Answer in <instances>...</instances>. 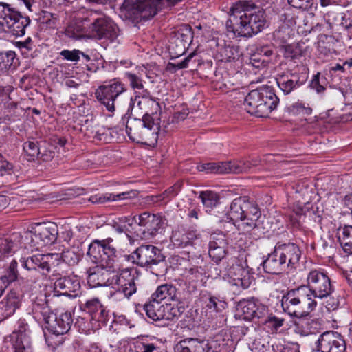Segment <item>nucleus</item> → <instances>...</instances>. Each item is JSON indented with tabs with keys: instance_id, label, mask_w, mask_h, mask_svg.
Instances as JSON below:
<instances>
[{
	"instance_id": "obj_46",
	"label": "nucleus",
	"mask_w": 352,
	"mask_h": 352,
	"mask_svg": "<svg viewBox=\"0 0 352 352\" xmlns=\"http://www.w3.org/2000/svg\"><path fill=\"white\" fill-rule=\"evenodd\" d=\"M171 241L175 246L185 247L190 245V241L188 240L186 230L184 229H177L173 232Z\"/></svg>"
},
{
	"instance_id": "obj_23",
	"label": "nucleus",
	"mask_w": 352,
	"mask_h": 352,
	"mask_svg": "<svg viewBox=\"0 0 352 352\" xmlns=\"http://www.w3.org/2000/svg\"><path fill=\"white\" fill-rule=\"evenodd\" d=\"M22 236L19 233L0 239V261L12 256L20 248Z\"/></svg>"
},
{
	"instance_id": "obj_27",
	"label": "nucleus",
	"mask_w": 352,
	"mask_h": 352,
	"mask_svg": "<svg viewBox=\"0 0 352 352\" xmlns=\"http://www.w3.org/2000/svg\"><path fill=\"white\" fill-rule=\"evenodd\" d=\"M294 322L295 332L303 336L316 333L319 328V323L315 319L307 316L296 317Z\"/></svg>"
},
{
	"instance_id": "obj_15",
	"label": "nucleus",
	"mask_w": 352,
	"mask_h": 352,
	"mask_svg": "<svg viewBox=\"0 0 352 352\" xmlns=\"http://www.w3.org/2000/svg\"><path fill=\"white\" fill-rule=\"evenodd\" d=\"M132 270L131 268H119L113 281V285H116L118 289L129 299L137 292L135 278L131 274Z\"/></svg>"
},
{
	"instance_id": "obj_61",
	"label": "nucleus",
	"mask_w": 352,
	"mask_h": 352,
	"mask_svg": "<svg viewBox=\"0 0 352 352\" xmlns=\"http://www.w3.org/2000/svg\"><path fill=\"white\" fill-rule=\"evenodd\" d=\"M247 282L245 284L243 281V278H234V279H230L229 283L230 285L233 287H236L238 289H248L250 285H251L252 277H250V278H248L246 280Z\"/></svg>"
},
{
	"instance_id": "obj_36",
	"label": "nucleus",
	"mask_w": 352,
	"mask_h": 352,
	"mask_svg": "<svg viewBox=\"0 0 352 352\" xmlns=\"http://www.w3.org/2000/svg\"><path fill=\"white\" fill-rule=\"evenodd\" d=\"M60 256L63 263L68 265L74 266L77 265L81 260L83 253L78 247H72L64 250Z\"/></svg>"
},
{
	"instance_id": "obj_37",
	"label": "nucleus",
	"mask_w": 352,
	"mask_h": 352,
	"mask_svg": "<svg viewBox=\"0 0 352 352\" xmlns=\"http://www.w3.org/2000/svg\"><path fill=\"white\" fill-rule=\"evenodd\" d=\"M46 254H36L21 261L22 266L28 270L39 268L45 272Z\"/></svg>"
},
{
	"instance_id": "obj_52",
	"label": "nucleus",
	"mask_w": 352,
	"mask_h": 352,
	"mask_svg": "<svg viewBox=\"0 0 352 352\" xmlns=\"http://www.w3.org/2000/svg\"><path fill=\"white\" fill-rule=\"evenodd\" d=\"M94 138L100 141L106 142H110L113 138L111 130L110 129L100 127L96 131Z\"/></svg>"
},
{
	"instance_id": "obj_62",
	"label": "nucleus",
	"mask_w": 352,
	"mask_h": 352,
	"mask_svg": "<svg viewBox=\"0 0 352 352\" xmlns=\"http://www.w3.org/2000/svg\"><path fill=\"white\" fill-rule=\"evenodd\" d=\"M109 196H111V197H109L110 201L124 200L135 197L136 192L135 191L131 190L123 192L119 194L109 193Z\"/></svg>"
},
{
	"instance_id": "obj_59",
	"label": "nucleus",
	"mask_w": 352,
	"mask_h": 352,
	"mask_svg": "<svg viewBox=\"0 0 352 352\" xmlns=\"http://www.w3.org/2000/svg\"><path fill=\"white\" fill-rule=\"evenodd\" d=\"M284 322L285 320L283 318H280L275 316H270L265 320V323L268 327L272 328L275 331H277L280 327H281L283 325Z\"/></svg>"
},
{
	"instance_id": "obj_63",
	"label": "nucleus",
	"mask_w": 352,
	"mask_h": 352,
	"mask_svg": "<svg viewBox=\"0 0 352 352\" xmlns=\"http://www.w3.org/2000/svg\"><path fill=\"white\" fill-rule=\"evenodd\" d=\"M265 60L262 59L261 56L255 51L250 56V63L256 68L265 66Z\"/></svg>"
},
{
	"instance_id": "obj_11",
	"label": "nucleus",
	"mask_w": 352,
	"mask_h": 352,
	"mask_svg": "<svg viewBox=\"0 0 352 352\" xmlns=\"http://www.w3.org/2000/svg\"><path fill=\"white\" fill-rule=\"evenodd\" d=\"M58 233V226L53 222L36 224L32 230L25 234V238L30 240V245L39 249L54 243Z\"/></svg>"
},
{
	"instance_id": "obj_51",
	"label": "nucleus",
	"mask_w": 352,
	"mask_h": 352,
	"mask_svg": "<svg viewBox=\"0 0 352 352\" xmlns=\"http://www.w3.org/2000/svg\"><path fill=\"white\" fill-rule=\"evenodd\" d=\"M125 76L131 88L139 90L144 89L143 80L140 76L131 72H126Z\"/></svg>"
},
{
	"instance_id": "obj_31",
	"label": "nucleus",
	"mask_w": 352,
	"mask_h": 352,
	"mask_svg": "<svg viewBox=\"0 0 352 352\" xmlns=\"http://www.w3.org/2000/svg\"><path fill=\"white\" fill-rule=\"evenodd\" d=\"M142 104L149 108V109L146 111L144 115H148L153 118H160V114L158 112L160 111L161 107L159 102L150 96L149 92L147 91H144L142 100H138V105L140 109H142L141 107Z\"/></svg>"
},
{
	"instance_id": "obj_39",
	"label": "nucleus",
	"mask_w": 352,
	"mask_h": 352,
	"mask_svg": "<svg viewBox=\"0 0 352 352\" xmlns=\"http://www.w3.org/2000/svg\"><path fill=\"white\" fill-rule=\"evenodd\" d=\"M199 199L206 208L212 210L219 204V196L214 191L204 190L199 192Z\"/></svg>"
},
{
	"instance_id": "obj_44",
	"label": "nucleus",
	"mask_w": 352,
	"mask_h": 352,
	"mask_svg": "<svg viewBox=\"0 0 352 352\" xmlns=\"http://www.w3.org/2000/svg\"><path fill=\"white\" fill-rule=\"evenodd\" d=\"M17 276V262L15 259H12L7 269L6 274L0 278V280H1L3 285H4V287H7L10 283L16 280Z\"/></svg>"
},
{
	"instance_id": "obj_45",
	"label": "nucleus",
	"mask_w": 352,
	"mask_h": 352,
	"mask_svg": "<svg viewBox=\"0 0 352 352\" xmlns=\"http://www.w3.org/2000/svg\"><path fill=\"white\" fill-rule=\"evenodd\" d=\"M63 263V260L59 254H47L45 261V272H50L53 271L54 272H56L58 271V268Z\"/></svg>"
},
{
	"instance_id": "obj_25",
	"label": "nucleus",
	"mask_w": 352,
	"mask_h": 352,
	"mask_svg": "<svg viewBox=\"0 0 352 352\" xmlns=\"http://www.w3.org/2000/svg\"><path fill=\"white\" fill-rule=\"evenodd\" d=\"M25 326L20 327L19 331L12 335L14 352H33L31 338L26 333Z\"/></svg>"
},
{
	"instance_id": "obj_10",
	"label": "nucleus",
	"mask_w": 352,
	"mask_h": 352,
	"mask_svg": "<svg viewBox=\"0 0 352 352\" xmlns=\"http://www.w3.org/2000/svg\"><path fill=\"white\" fill-rule=\"evenodd\" d=\"M167 219L160 214L143 212L138 216V228L135 232L142 239H150L161 233L167 226Z\"/></svg>"
},
{
	"instance_id": "obj_28",
	"label": "nucleus",
	"mask_w": 352,
	"mask_h": 352,
	"mask_svg": "<svg viewBox=\"0 0 352 352\" xmlns=\"http://www.w3.org/2000/svg\"><path fill=\"white\" fill-rule=\"evenodd\" d=\"M249 201L245 197H238L232 201L228 211L227 216L234 225L244 218V210L248 209Z\"/></svg>"
},
{
	"instance_id": "obj_24",
	"label": "nucleus",
	"mask_w": 352,
	"mask_h": 352,
	"mask_svg": "<svg viewBox=\"0 0 352 352\" xmlns=\"http://www.w3.org/2000/svg\"><path fill=\"white\" fill-rule=\"evenodd\" d=\"M208 254L216 263L221 261L226 254L227 243L223 234H212L209 241Z\"/></svg>"
},
{
	"instance_id": "obj_54",
	"label": "nucleus",
	"mask_w": 352,
	"mask_h": 352,
	"mask_svg": "<svg viewBox=\"0 0 352 352\" xmlns=\"http://www.w3.org/2000/svg\"><path fill=\"white\" fill-rule=\"evenodd\" d=\"M194 53H190L188 56H186L182 62L177 63H168L167 67L169 70H173L176 72L178 69H185L188 67V63L194 56Z\"/></svg>"
},
{
	"instance_id": "obj_8",
	"label": "nucleus",
	"mask_w": 352,
	"mask_h": 352,
	"mask_svg": "<svg viewBox=\"0 0 352 352\" xmlns=\"http://www.w3.org/2000/svg\"><path fill=\"white\" fill-rule=\"evenodd\" d=\"M30 23L29 16L23 15L10 4L0 2V30L16 37L22 36Z\"/></svg>"
},
{
	"instance_id": "obj_43",
	"label": "nucleus",
	"mask_w": 352,
	"mask_h": 352,
	"mask_svg": "<svg viewBox=\"0 0 352 352\" xmlns=\"http://www.w3.org/2000/svg\"><path fill=\"white\" fill-rule=\"evenodd\" d=\"M229 165L228 173H247L252 168L251 162L249 160H240L227 162Z\"/></svg>"
},
{
	"instance_id": "obj_41",
	"label": "nucleus",
	"mask_w": 352,
	"mask_h": 352,
	"mask_svg": "<svg viewBox=\"0 0 352 352\" xmlns=\"http://www.w3.org/2000/svg\"><path fill=\"white\" fill-rule=\"evenodd\" d=\"M66 34L75 39L89 38L88 28H84L81 23H75L69 25L66 29Z\"/></svg>"
},
{
	"instance_id": "obj_42",
	"label": "nucleus",
	"mask_w": 352,
	"mask_h": 352,
	"mask_svg": "<svg viewBox=\"0 0 352 352\" xmlns=\"http://www.w3.org/2000/svg\"><path fill=\"white\" fill-rule=\"evenodd\" d=\"M221 60L222 61L231 62L235 60L241 56L239 47L234 45H226L219 50Z\"/></svg>"
},
{
	"instance_id": "obj_21",
	"label": "nucleus",
	"mask_w": 352,
	"mask_h": 352,
	"mask_svg": "<svg viewBox=\"0 0 352 352\" xmlns=\"http://www.w3.org/2000/svg\"><path fill=\"white\" fill-rule=\"evenodd\" d=\"M175 352H213L208 340L186 338L181 340L175 348Z\"/></svg>"
},
{
	"instance_id": "obj_38",
	"label": "nucleus",
	"mask_w": 352,
	"mask_h": 352,
	"mask_svg": "<svg viewBox=\"0 0 352 352\" xmlns=\"http://www.w3.org/2000/svg\"><path fill=\"white\" fill-rule=\"evenodd\" d=\"M185 308L175 301L164 303V320H173L178 318L184 313Z\"/></svg>"
},
{
	"instance_id": "obj_47",
	"label": "nucleus",
	"mask_w": 352,
	"mask_h": 352,
	"mask_svg": "<svg viewBox=\"0 0 352 352\" xmlns=\"http://www.w3.org/2000/svg\"><path fill=\"white\" fill-rule=\"evenodd\" d=\"M250 277H252V276L250 274L249 270L239 265H234L230 270V279L243 278L244 283L245 284L246 280L250 278Z\"/></svg>"
},
{
	"instance_id": "obj_58",
	"label": "nucleus",
	"mask_w": 352,
	"mask_h": 352,
	"mask_svg": "<svg viewBox=\"0 0 352 352\" xmlns=\"http://www.w3.org/2000/svg\"><path fill=\"white\" fill-rule=\"evenodd\" d=\"M341 25L349 33L352 34V9L343 14Z\"/></svg>"
},
{
	"instance_id": "obj_48",
	"label": "nucleus",
	"mask_w": 352,
	"mask_h": 352,
	"mask_svg": "<svg viewBox=\"0 0 352 352\" xmlns=\"http://www.w3.org/2000/svg\"><path fill=\"white\" fill-rule=\"evenodd\" d=\"M258 219L252 217L245 216L243 219H240L237 223V226L243 232H250L255 228H258Z\"/></svg>"
},
{
	"instance_id": "obj_4",
	"label": "nucleus",
	"mask_w": 352,
	"mask_h": 352,
	"mask_svg": "<svg viewBox=\"0 0 352 352\" xmlns=\"http://www.w3.org/2000/svg\"><path fill=\"white\" fill-rule=\"evenodd\" d=\"M160 118L144 115L142 119L129 118L126 131L133 142L154 146L157 144L160 131Z\"/></svg>"
},
{
	"instance_id": "obj_34",
	"label": "nucleus",
	"mask_w": 352,
	"mask_h": 352,
	"mask_svg": "<svg viewBox=\"0 0 352 352\" xmlns=\"http://www.w3.org/2000/svg\"><path fill=\"white\" fill-rule=\"evenodd\" d=\"M179 191L180 186L179 184H175L173 186L168 188L162 194L150 196L149 199L150 201L153 203L158 204L159 205H163L167 204L173 197L177 196Z\"/></svg>"
},
{
	"instance_id": "obj_12",
	"label": "nucleus",
	"mask_w": 352,
	"mask_h": 352,
	"mask_svg": "<svg viewBox=\"0 0 352 352\" xmlns=\"http://www.w3.org/2000/svg\"><path fill=\"white\" fill-rule=\"evenodd\" d=\"M126 91L122 82L116 79L111 80L108 84L100 85L95 91L97 100L109 112L115 111V104L118 98Z\"/></svg>"
},
{
	"instance_id": "obj_1",
	"label": "nucleus",
	"mask_w": 352,
	"mask_h": 352,
	"mask_svg": "<svg viewBox=\"0 0 352 352\" xmlns=\"http://www.w3.org/2000/svg\"><path fill=\"white\" fill-rule=\"evenodd\" d=\"M112 239L94 240L88 248L87 255L97 264L88 269L87 283L91 287L113 285V281L119 270L116 249L111 245Z\"/></svg>"
},
{
	"instance_id": "obj_6",
	"label": "nucleus",
	"mask_w": 352,
	"mask_h": 352,
	"mask_svg": "<svg viewBox=\"0 0 352 352\" xmlns=\"http://www.w3.org/2000/svg\"><path fill=\"white\" fill-rule=\"evenodd\" d=\"M279 98L271 87H261L251 91L245 98L248 113L257 117H267L276 109Z\"/></svg>"
},
{
	"instance_id": "obj_56",
	"label": "nucleus",
	"mask_w": 352,
	"mask_h": 352,
	"mask_svg": "<svg viewBox=\"0 0 352 352\" xmlns=\"http://www.w3.org/2000/svg\"><path fill=\"white\" fill-rule=\"evenodd\" d=\"M288 3L298 9L306 10L309 9L312 5L314 0H287Z\"/></svg>"
},
{
	"instance_id": "obj_49",
	"label": "nucleus",
	"mask_w": 352,
	"mask_h": 352,
	"mask_svg": "<svg viewBox=\"0 0 352 352\" xmlns=\"http://www.w3.org/2000/svg\"><path fill=\"white\" fill-rule=\"evenodd\" d=\"M160 302L150 299L149 302L144 306L146 316L153 320L157 321L158 311Z\"/></svg>"
},
{
	"instance_id": "obj_53",
	"label": "nucleus",
	"mask_w": 352,
	"mask_h": 352,
	"mask_svg": "<svg viewBox=\"0 0 352 352\" xmlns=\"http://www.w3.org/2000/svg\"><path fill=\"white\" fill-rule=\"evenodd\" d=\"M15 52L13 51H8L3 52V69L7 71L15 64Z\"/></svg>"
},
{
	"instance_id": "obj_13",
	"label": "nucleus",
	"mask_w": 352,
	"mask_h": 352,
	"mask_svg": "<svg viewBox=\"0 0 352 352\" xmlns=\"http://www.w3.org/2000/svg\"><path fill=\"white\" fill-rule=\"evenodd\" d=\"M93 20L88 27L89 38L113 41L118 37V28L111 19L102 16Z\"/></svg>"
},
{
	"instance_id": "obj_3",
	"label": "nucleus",
	"mask_w": 352,
	"mask_h": 352,
	"mask_svg": "<svg viewBox=\"0 0 352 352\" xmlns=\"http://www.w3.org/2000/svg\"><path fill=\"white\" fill-rule=\"evenodd\" d=\"M32 310L35 317H41L45 328L56 336L64 335L71 329L73 318L70 311H65L58 316L54 314L49 306L45 294L39 293L32 298Z\"/></svg>"
},
{
	"instance_id": "obj_20",
	"label": "nucleus",
	"mask_w": 352,
	"mask_h": 352,
	"mask_svg": "<svg viewBox=\"0 0 352 352\" xmlns=\"http://www.w3.org/2000/svg\"><path fill=\"white\" fill-rule=\"evenodd\" d=\"M276 81L279 89L285 95L292 93L302 85L299 74L291 71H286L278 74Z\"/></svg>"
},
{
	"instance_id": "obj_32",
	"label": "nucleus",
	"mask_w": 352,
	"mask_h": 352,
	"mask_svg": "<svg viewBox=\"0 0 352 352\" xmlns=\"http://www.w3.org/2000/svg\"><path fill=\"white\" fill-rule=\"evenodd\" d=\"M237 311L241 314L244 320H250L257 316V305L254 300H243L237 305Z\"/></svg>"
},
{
	"instance_id": "obj_57",
	"label": "nucleus",
	"mask_w": 352,
	"mask_h": 352,
	"mask_svg": "<svg viewBox=\"0 0 352 352\" xmlns=\"http://www.w3.org/2000/svg\"><path fill=\"white\" fill-rule=\"evenodd\" d=\"M42 23H45L49 28H54L56 25V14L47 11H43Z\"/></svg>"
},
{
	"instance_id": "obj_19",
	"label": "nucleus",
	"mask_w": 352,
	"mask_h": 352,
	"mask_svg": "<svg viewBox=\"0 0 352 352\" xmlns=\"http://www.w3.org/2000/svg\"><path fill=\"white\" fill-rule=\"evenodd\" d=\"M262 265L266 273L272 274H280L289 270L276 246L263 261Z\"/></svg>"
},
{
	"instance_id": "obj_14",
	"label": "nucleus",
	"mask_w": 352,
	"mask_h": 352,
	"mask_svg": "<svg viewBox=\"0 0 352 352\" xmlns=\"http://www.w3.org/2000/svg\"><path fill=\"white\" fill-rule=\"evenodd\" d=\"M315 344L316 348L311 352H346V349L343 337L333 331L322 333Z\"/></svg>"
},
{
	"instance_id": "obj_40",
	"label": "nucleus",
	"mask_w": 352,
	"mask_h": 352,
	"mask_svg": "<svg viewBox=\"0 0 352 352\" xmlns=\"http://www.w3.org/2000/svg\"><path fill=\"white\" fill-rule=\"evenodd\" d=\"M199 170L206 171L210 173L225 174L228 173L229 165L227 162H209L198 166Z\"/></svg>"
},
{
	"instance_id": "obj_29",
	"label": "nucleus",
	"mask_w": 352,
	"mask_h": 352,
	"mask_svg": "<svg viewBox=\"0 0 352 352\" xmlns=\"http://www.w3.org/2000/svg\"><path fill=\"white\" fill-rule=\"evenodd\" d=\"M153 245H142L132 254L134 262L139 266L149 269Z\"/></svg>"
},
{
	"instance_id": "obj_2",
	"label": "nucleus",
	"mask_w": 352,
	"mask_h": 352,
	"mask_svg": "<svg viewBox=\"0 0 352 352\" xmlns=\"http://www.w3.org/2000/svg\"><path fill=\"white\" fill-rule=\"evenodd\" d=\"M266 23L264 11L256 10L254 3L239 1L230 8L226 28L235 36L250 37L261 32Z\"/></svg>"
},
{
	"instance_id": "obj_5",
	"label": "nucleus",
	"mask_w": 352,
	"mask_h": 352,
	"mask_svg": "<svg viewBox=\"0 0 352 352\" xmlns=\"http://www.w3.org/2000/svg\"><path fill=\"white\" fill-rule=\"evenodd\" d=\"M305 286L288 290L281 298V307L291 317L307 316L317 306V301L309 296Z\"/></svg>"
},
{
	"instance_id": "obj_60",
	"label": "nucleus",
	"mask_w": 352,
	"mask_h": 352,
	"mask_svg": "<svg viewBox=\"0 0 352 352\" xmlns=\"http://www.w3.org/2000/svg\"><path fill=\"white\" fill-rule=\"evenodd\" d=\"M81 51L79 50H74L70 51L69 50H62L60 53L65 59L70 61H78L80 58Z\"/></svg>"
},
{
	"instance_id": "obj_35",
	"label": "nucleus",
	"mask_w": 352,
	"mask_h": 352,
	"mask_svg": "<svg viewBox=\"0 0 352 352\" xmlns=\"http://www.w3.org/2000/svg\"><path fill=\"white\" fill-rule=\"evenodd\" d=\"M280 51L285 58L294 62L303 55L302 47L299 43L282 45Z\"/></svg>"
},
{
	"instance_id": "obj_26",
	"label": "nucleus",
	"mask_w": 352,
	"mask_h": 352,
	"mask_svg": "<svg viewBox=\"0 0 352 352\" xmlns=\"http://www.w3.org/2000/svg\"><path fill=\"white\" fill-rule=\"evenodd\" d=\"M151 252L149 269L156 276L164 275L167 270L166 256L164 255L162 250L155 245H153V250L151 249Z\"/></svg>"
},
{
	"instance_id": "obj_16",
	"label": "nucleus",
	"mask_w": 352,
	"mask_h": 352,
	"mask_svg": "<svg viewBox=\"0 0 352 352\" xmlns=\"http://www.w3.org/2000/svg\"><path fill=\"white\" fill-rule=\"evenodd\" d=\"M280 252L283 260L287 268L289 270L296 269L299 264L301 257V251L299 247L294 243L278 242L275 245Z\"/></svg>"
},
{
	"instance_id": "obj_17",
	"label": "nucleus",
	"mask_w": 352,
	"mask_h": 352,
	"mask_svg": "<svg viewBox=\"0 0 352 352\" xmlns=\"http://www.w3.org/2000/svg\"><path fill=\"white\" fill-rule=\"evenodd\" d=\"M80 285L75 276H63L58 278L54 283V296H67L75 297L80 290Z\"/></svg>"
},
{
	"instance_id": "obj_50",
	"label": "nucleus",
	"mask_w": 352,
	"mask_h": 352,
	"mask_svg": "<svg viewBox=\"0 0 352 352\" xmlns=\"http://www.w3.org/2000/svg\"><path fill=\"white\" fill-rule=\"evenodd\" d=\"M108 298L110 303L115 307H120L129 300L118 288L110 292Z\"/></svg>"
},
{
	"instance_id": "obj_30",
	"label": "nucleus",
	"mask_w": 352,
	"mask_h": 352,
	"mask_svg": "<svg viewBox=\"0 0 352 352\" xmlns=\"http://www.w3.org/2000/svg\"><path fill=\"white\" fill-rule=\"evenodd\" d=\"M151 299L162 302L164 300L175 301L177 298V288L171 284H164L157 287L152 294Z\"/></svg>"
},
{
	"instance_id": "obj_18",
	"label": "nucleus",
	"mask_w": 352,
	"mask_h": 352,
	"mask_svg": "<svg viewBox=\"0 0 352 352\" xmlns=\"http://www.w3.org/2000/svg\"><path fill=\"white\" fill-rule=\"evenodd\" d=\"M80 308L90 315L92 320L106 324L109 320V311L98 298L87 300Z\"/></svg>"
},
{
	"instance_id": "obj_33",
	"label": "nucleus",
	"mask_w": 352,
	"mask_h": 352,
	"mask_svg": "<svg viewBox=\"0 0 352 352\" xmlns=\"http://www.w3.org/2000/svg\"><path fill=\"white\" fill-rule=\"evenodd\" d=\"M338 239L343 250L352 254V226L345 225L338 229Z\"/></svg>"
},
{
	"instance_id": "obj_9",
	"label": "nucleus",
	"mask_w": 352,
	"mask_h": 352,
	"mask_svg": "<svg viewBox=\"0 0 352 352\" xmlns=\"http://www.w3.org/2000/svg\"><path fill=\"white\" fill-rule=\"evenodd\" d=\"M309 292V297L323 299L330 297L334 292L327 273L320 269H314L309 271L307 276V285H305Z\"/></svg>"
},
{
	"instance_id": "obj_64",
	"label": "nucleus",
	"mask_w": 352,
	"mask_h": 352,
	"mask_svg": "<svg viewBox=\"0 0 352 352\" xmlns=\"http://www.w3.org/2000/svg\"><path fill=\"white\" fill-rule=\"evenodd\" d=\"M244 216L246 217H252L254 218L258 219L259 217V211L258 208L254 206L253 204L249 202V206L248 209L244 210Z\"/></svg>"
},
{
	"instance_id": "obj_55",
	"label": "nucleus",
	"mask_w": 352,
	"mask_h": 352,
	"mask_svg": "<svg viewBox=\"0 0 352 352\" xmlns=\"http://www.w3.org/2000/svg\"><path fill=\"white\" fill-rule=\"evenodd\" d=\"M23 150L28 155L34 157H38L40 153V148L37 144L34 142H26L23 144Z\"/></svg>"
},
{
	"instance_id": "obj_7",
	"label": "nucleus",
	"mask_w": 352,
	"mask_h": 352,
	"mask_svg": "<svg viewBox=\"0 0 352 352\" xmlns=\"http://www.w3.org/2000/svg\"><path fill=\"white\" fill-rule=\"evenodd\" d=\"M183 0H124L122 12L129 18L139 16L143 19L154 16L159 10L170 8Z\"/></svg>"
},
{
	"instance_id": "obj_22",
	"label": "nucleus",
	"mask_w": 352,
	"mask_h": 352,
	"mask_svg": "<svg viewBox=\"0 0 352 352\" xmlns=\"http://www.w3.org/2000/svg\"><path fill=\"white\" fill-rule=\"evenodd\" d=\"M21 305V296L14 291L9 292L0 302V320L12 316Z\"/></svg>"
}]
</instances>
